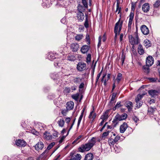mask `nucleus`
Returning a JSON list of instances; mask_svg holds the SVG:
<instances>
[{
    "instance_id": "nucleus-1",
    "label": "nucleus",
    "mask_w": 160,
    "mask_h": 160,
    "mask_svg": "<svg viewBox=\"0 0 160 160\" xmlns=\"http://www.w3.org/2000/svg\"><path fill=\"white\" fill-rule=\"evenodd\" d=\"M121 15L120 14V18L118 21L115 24L114 29V32L115 33V39L116 40L117 36L119 35L121 31L122 25V21H121Z\"/></svg>"
},
{
    "instance_id": "nucleus-2",
    "label": "nucleus",
    "mask_w": 160,
    "mask_h": 160,
    "mask_svg": "<svg viewBox=\"0 0 160 160\" xmlns=\"http://www.w3.org/2000/svg\"><path fill=\"white\" fill-rule=\"evenodd\" d=\"M128 38L129 41L132 45L137 44L139 43V40L137 33L134 34V37H133L132 35H129Z\"/></svg>"
},
{
    "instance_id": "nucleus-3",
    "label": "nucleus",
    "mask_w": 160,
    "mask_h": 160,
    "mask_svg": "<svg viewBox=\"0 0 160 160\" xmlns=\"http://www.w3.org/2000/svg\"><path fill=\"white\" fill-rule=\"evenodd\" d=\"M92 147L88 143L82 145L79 148V152H83L85 151L89 150Z\"/></svg>"
},
{
    "instance_id": "nucleus-4",
    "label": "nucleus",
    "mask_w": 160,
    "mask_h": 160,
    "mask_svg": "<svg viewBox=\"0 0 160 160\" xmlns=\"http://www.w3.org/2000/svg\"><path fill=\"white\" fill-rule=\"evenodd\" d=\"M144 94H138L135 98V102L136 103V107L138 108H140L142 105V102L141 101L142 98L144 96Z\"/></svg>"
},
{
    "instance_id": "nucleus-5",
    "label": "nucleus",
    "mask_w": 160,
    "mask_h": 160,
    "mask_svg": "<svg viewBox=\"0 0 160 160\" xmlns=\"http://www.w3.org/2000/svg\"><path fill=\"white\" fill-rule=\"evenodd\" d=\"M77 68L79 71H83L86 69V64L84 62H79L77 65Z\"/></svg>"
},
{
    "instance_id": "nucleus-6",
    "label": "nucleus",
    "mask_w": 160,
    "mask_h": 160,
    "mask_svg": "<svg viewBox=\"0 0 160 160\" xmlns=\"http://www.w3.org/2000/svg\"><path fill=\"white\" fill-rule=\"evenodd\" d=\"M154 59L151 56H149L146 58V65L148 66H151L153 63Z\"/></svg>"
},
{
    "instance_id": "nucleus-7",
    "label": "nucleus",
    "mask_w": 160,
    "mask_h": 160,
    "mask_svg": "<svg viewBox=\"0 0 160 160\" xmlns=\"http://www.w3.org/2000/svg\"><path fill=\"white\" fill-rule=\"evenodd\" d=\"M43 138L44 139L47 140H51L52 139V135L51 133L47 131H45L43 134Z\"/></svg>"
},
{
    "instance_id": "nucleus-8",
    "label": "nucleus",
    "mask_w": 160,
    "mask_h": 160,
    "mask_svg": "<svg viewBox=\"0 0 160 160\" xmlns=\"http://www.w3.org/2000/svg\"><path fill=\"white\" fill-rule=\"evenodd\" d=\"M70 48L72 51L77 52L79 48V45L77 43H72L70 45Z\"/></svg>"
},
{
    "instance_id": "nucleus-9",
    "label": "nucleus",
    "mask_w": 160,
    "mask_h": 160,
    "mask_svg": "<svg viewBox=\"0 0 160 160\" xmlns=\"http://www.w3.org/2000/svg\"><path fill=\"white\" fill-rule=\"evenodd\" d=\"M16 145L19 147H24L26 144V142L23 140L21 139H18L16 141Z\"/></svg>"
},
{
    "instance_id": "nucleus-10",
    "label": "nucleus",
    "mask_w": 160,
    "mask_h": 160,
    "mask_svg": "<svg viewBox=\"0 0 160 160\" xmlns=\"http://www.w3.org/2000/svg\"><path fill=\"white\" fill-rule=\"evenodd\" d=\"M141 29L142 32L145 35H147L149 33V31L148 27L145 25L142 26Z\"/></svg>"
},
{
    "instance_id": "nucleus-11",
    "label": "nucleus",
    "mask_w": 160,
    "mask_h": 160,
    "mask_svg": "<svg viewBox=\"0 0 160 160\" xmlns=\"http://www.w3.org/2000/svg\"><path fill=\"white\" fill-rule=\"evenodd\" d=\"M156 111V108H153L150 107L148 108V114L151 117H153L152 115H154Z\"/></svg>"
},
{
    "instance_id": "nucleus-12",
    "label": "nucleus",
    "mask_w": 160,
    "mask_h": 160,
    "mask_svg": "<svg viewBox=\"0 0 160 160\" xmlns=\"http://www.w3.org/2000/svg\"><path fill=\"white\" fill-rule=\"evenodd\" d=\"M127 117V114L124 113L121 115L117 114L116 116V118L118 119L119 121H121L125 119Z\"/></svg>"
},
{
    "instance_id": "nucleus-13",
    "label": "nucleus",
    "mask_w": 160,
    "mask_h": 160,
    "mask_svg": "<svg viewBox=\"0 0 160 160\" xmlns=\"http://www.w3.org/2000/svg\"><path fill=\"white\" fill-rule=\"evenodd\" d=\"M44 145L42 142H38L35 146V149L37 150H42L44 147Z\"/></svg>"
},
{
    "instance_id": "nucleus-14",
    "label": "nucleus",
    "mask_w": 160,
    "mask_h": 160,
    "mask_svg": "<svg viewBox=\"0 0 160 160\" xmlns=\"http://www.w3.org/2000/svg\"><path fill=\"white\" fill-rule=\"evenodd\" d=\"M128 128L127 124L124 122L123 123L120 127V131L121 133H124Z\"/></svg>"
},
{
    "instance_id": "nucleus-15",
    "label": "nucleus",
    "mask_w": 160,
    "mask_h": 160,
    "mask_svg": "<svg viewBox=\"0 0 160 160\" xmlns=\"http://www.w3.org/2000/svg\"><path fill=\"white\" fill-rule=\"evenodd\" d=\"M74 103L72 101H70L68 102L67 103V109L69 110L73 109L74 107Z\"/></svg>"
},
{
    "instance_id": "nucleus-16",
    "label": "nucleus",
    "mask_w": 160,
    "mask_h": 160,
    "mask_svg": "<svg viewBox=\"0 0 160 160\" xmlns=\"http://www.w3.org/2000/svg\"><path fill=\"white\" fill-rule=\"evenodd\" d=\"M77 18L79 21H82L84 18V14L81 12H78L77 14Z\"/></svg>"
},
{
    "instance_id": "nucleus-17",
    "label": "nucleus",
    "mask_w": 160,
    "mask_h": 160,
    "mask_svg": "<svg viewBox=\"0 0 160 160\" xmlns=\"http://www.w3.org/2000/svg\"><path fill=\"white\" fill-rule=\"evenodd\" d=\"M122 79V74L121 73H118L116 79H115L114 82L116 83L119 84Z\"/></svg>"
},
{
    "instance_id": "nucleus-18",
    "label": "nucleus",
    "mask_w": 160,
    "mask_h": 160,
    "mask_svg": "<svg viewBox=\"0 0 160 160\" xmlns=\"http://www.w3.org/2000/svg\"><path fill=\"white\" fill-rule=\"evenodd\" d=\"M89 48L88 46L85 45L83 46L81 49V51L83 53H85L87 52Z\"/></svg>"
},
{
    "instance_id": "nucleus-19",
    "label": "nucleus",
    "mask_w": 160,
    "mask_h": 160,
    "mask_svg": "<svg viewBox=\"0 0 160 160\" xmlns=\"http://www.w3.org/2000/svg\"><path fill=\"white\" fill-rule=\"evenodd\" d=\"M134 13L131 12L130 13L129 17V19L128 22V27H131V25L132 23L133 19L134 17Z\"/></svg>"
},
{
    "instance_id": "nucleus-20",
    "label": "nucleus",
    "mask_w": 160,
    "mask_h": 160,
    "mask_svg": "<svg viewBox=\"0 0 160 160\" xmlns=\"http://www.w3.org/2000/svg\"><path fill=\"white\" fill-rule=\"evenodd\" d=\"M142 10L144 12H147L149 9V6L148 3H146L142 6Z\"/></svg>"
},
{
    "instance_id": "nucleus-21",
    "label": "nucleus",
    "mask_w": 160,
    "mask_h": 160,
    "mask_svg": "<svg viewBox=\"0 0 160 160\" xmlns=\"http://www.w3.org/2000/svg\"><path fill=\"white\" fill-rule=\"evenodd\" d=\"M108 110L105 112L101 116V119L106 121L108 117Z\"/></svg>"
},
{
    "instance_id": "nucleus-22",
    "label": "nucleus",
    "mask_w": 160,
    "mask_h": 160,
    "mask_svg": "<svg viewBox=\"0 0 160 160\" xmlns=\"http://www.w3.org/2000/svg\"><path fill=\"white\" fill-rule=\"evenodd\" d=\"M125 105L129 111L131 110L133 107L132 102L129 101L126 102L125 103Z\"/></svg>"
},
{
    "instance_id": "nucleus-23",
    "label": "nucleus",
    "mask_w": 160,
    "mask_h": 160,
    "mask_svg": "<svg viewBox=\"0 0 160 160\" xmlns=\"http://www.w3.org/2000/svg\"><path fill=\"white\" fill-rule=\"evenodd\" d=\"M93 158V155L92 153L87 154L85 156V160H92Z\"/></svg>"
},
{
    "instance_id": "nucleus-24",
    "label": "nucleus",
    "mask_w": 160,
    "mask_h": 160,
    "mask_svg": "<svg viewBox=\"0 0 160 160\" xmlns=\"http://www.w3.org/2000/svg\"><path fill=\"white\" fill-rule=\"evenodd\" d=\"M96 114L95 112L93 111H91L88 116V118L90 119H92V120H94L96 118Z\"/></svg>"
},
{
    "instance_id": "nucleus-25",
    "label": "nucleus",
    "mask_w": 160,
    "mask_h": 160,
    "mask_svg": "<svg viewBox=\"0 0 160 160\" xmlns=\"http://www.w3.org/2000/svg\"><path fill=\"white\" fill-rule=\"evenodd\" d=\"M138 53L140 55L143 54L144 52V50L143 49L142 46L141 44H139L138 45Z\"/></svg>"
},
{
    "instance_id": "nucleus-26",
    "label": "nucleus",
    "mask_w": 160,
    "mask_h": 160,
    "mask_svg": "<svg viewBox=\"0 0 160 160\" xmlns=\"http://www.w3.org/2000/svg\"><path fill=\"white\" fill-rule=\"evenodd\" d=\"M96 140L98 141V140H96V138H95L93 137L89 141L88 143L90 144L91 146L92 147L95 143Z\"/></svg>"
},
{
    "instance_id": "nucleus-27",
    "label": "nucleus",
    "mask_w": 160,
    "mask_h": 160,
    "mask_svg": "<svg viewBox=\"0 0 160 160\" xmlns=\"http://www.w3.org/2000/svg\"><path fill=\"white\" fill-rule=\"evenodd\" d=\"M119 2L118 1V0H117V8L116 11V12H118V14H119V15L121 14L122 15V14L121 12V8L119 7Z\"/></svg>"
},
{
    "instance_id": "nucleus-28",
    "label": "nucleus",
    "mask_w": 160,
    "mask_h": 160,
    "mask_svg": "<svg viewBox=\"0 0 160 160\" xmlns=\"http://www.w3.org/2000/svg\"><path fill=\"white\" fill-rule=\"evenodd\" d=\"M82 79L79 77H75L73 79L74 83L76 84H80L81 82Z\"/></svg>"
},
{
    "instance_id": "nucleus-29",
    "label": "nucleus",
    "mask_w": 160,
    "mask_h": 160,
    "mask_svg": "<svg viewBox=\"0 0 160 160\" xmlns=\"http://www.w3.org/2000/svg\"><path fill=\"white\" fill-rule=\"evenodd\" d=\"M81 156L80 154L77 153L73 156L72 160H80Z\"/></svg>"
},
{
    "instance_id": "nucleus-30",
    "label": "nucleus",
    "mask_w": 160,
    "mask_h": 160,
    "mask_svg": "<svg viewBox=\"0 0 160 160\" xmlns=\"http://www.w3.org/2000/svg\"><path fill=\"white\" fill-rule=\"evenodd\" d=\"M86 7H85L84 6H82L79 4L78 7V12H84V11L85 10V8Z\"/></svg>"
},
{
    "instance_id": "nucleus-31",
    "label": "nucleus",
    "mask_w": 160,
    "mask_h": 160,
    "mask_svg": "<svg viewBox=\"0 0 160 160\" xmlns=\"http://www.w3.org/2000/svg\"><path fill=\"white\" fill-rule=\"evenodd\" d=\"M57 123L59 127H63L64 126L65 122L63 119H60L58 121Z\"/></svg>"
},
{
    "instance_id": "nucleus-32",
    "label": "nucleus",
    "mask_w": 160,
    "mask_h": 160,
    "mask_svg": "<svg viewBox=\"0 0 160 160\" xmlns=\"http://www.w3.org/2000/svg\"><path fill=\"white\" fill-rule=\"evenodd\" d=\"M84 109H85L84 108H83V110H82V112L81 113V114L78 118V125H77L78 126L80 124L81 122V121L82 118V117L83 116V112L84 111Z\"/></svg>"
},
{
    "instance_id": "nucleus-33",
    "label": "nucleus",
    "mask_w": 160,
    "mask_h": 160,
    "mask_svg": "<svg viewBox=\"0 0 160 160\" xmlns=\"http://www.w3.org/2000/svg\"><path fill=\"white\" fill-rule=\"evenodd\" d=\"M84 109H85L84 108H83V110H82V112L81 113V114L78 118V125H77L78 126L80 124L81 122V121L82 118V117L83 116V112L84 111Z\"/></svg>"
},
{
    "instance_id": "nucleus-34",
    "label": "nucleus",
    "mask_w": 160,
    "mask_h": 160,
    "mask_svg": "<svg viewBox=\"0 0 160 160\" xmlns=\"http://www.w3.org/2000/svg\"><path fill=\"white\" fill-rule=\"evenodd\" d=\"M149 67V66H147L146 65H144L142 67L144 72L147 74L150 71Z\"/></svg>"
},
{
    "instance_id": "nucleus-35",
    "label": "nucleus",
    "mask_w": 160,
    "mask_h": 160,
    "mask_svg": "<svg viewBox=\"0 0 160 160\" xmlns=\"http://www.w3.org/2000/svg\"><path fill=\"white\" fill-rule=\"evenodd\" d=\"M83 37V35L82 34H77L75 37V39L76 41H79Z\"/></svg>"
},
{
    "instance_id": "nucleus-36",
    "label": "nucleus",
    "mask_w": 160,
    "mask_h": 160,
    "mask_svg": "<svg viewBox=\"0 0 160 160\" xmlns=\"http://www.w3.org/2000/svg\"><path fill=\"white\" fill-rule=\"evenodd\" d=\"M82 136V135L79 136L77 138H76L74 141L73 142L72 144L75 143H77L79 142L82 139L81 138Z\"/></svg>"
},
{
    "instance_id": "nucleus-37",
    "label": "nucleus",
    "mask_w": 160,
    "mask_h": 160,
    "mask_svg": "<svg viewBox=\"0 0 160 160\" xmlns=\"http://www.w3.org/2000/svg\"><path fill=\"white\" fill-rule=\"evenodd\" d=\"M148 93L152 96L153 97L156 95L157 93V91L155 90H150L148 91Z\"/></svg>"
},
{
    "instance_id": "nucleus-38",
    "label": "nucleus",
    "mask_w": 160,
    "mask_h": 160,
    "mask_svg": "<svg viewBox=\"0 0 160 160\" xmlns=\"http://www.w3.org/2000/svg\"><path fill=\"white\" fill-rule=\"evenodd\" d=\"M75 59L76 58L73 55L68 56L67 57V60L70 61H74Z\"/></svg>"
},
{
    "instance_id": "nucleus-39",
    "label": "nucleus",
    "mask_w": 160,
    "mask_h": 160,
    "mask_svg": "<svg viewBox=\"0 0 160 160\" xmlns=\"http://www.w3.org/2000/svg\"><path fill=\"white\" fill-rule=\"evenodd\" d=\"M79 93H77L76 94L73 95L72 96V98L75 100L76 101H77L79 97Z\"/></svg>"
},
{
    "instance_id": "nucleus-40",
    "label": "nucleus",
    "mask_w": 160,
    "mask_h": 160,
    "mask_svg": "<svg viewBox=\"0 0 160 160\" xmlns=\"http://www.w3.org/2000/svg\"><path fill=\"white\" fill-rule=\"evenodd\" d=\"M144 45L146 47H148L150 46V41L148 39L145 40L144 42Z\"/></svg>"
},
{
    "instance_id": "nucleus-41",
    "label": "nucleus",
    "mask_w": 160,
    "mask_h": 160,
    "mask_svg": "<svg viewBox=\"0 0 160 160\" xmlns=\"http://www.w3.org/2000/svg\"><path fill=\"white\" fill-rule=\"evenodd\" d=\"M91 60V55L90 54H88L87 57L86 58V62L89 64V63L90 62Z\"/></svg>"
},
{
    "instance_id": "nucleus-42",
    "label": "nucleus",
    "mask_w": 160,
    "mask_h": 160,
    "mask_svg": "<svg viewBox=\"0 0 160 160\" xmlns=\"http://www.w3.org/2000/svg\"><path fill=\"white\" fill-rule=\"evenodd\" d=\"M119 120L118 119L116 118V116L113 119V120L112 121L113 125L115 127L116 126V124H117L118 123Z\"/></svg>"
},
{
    "instance_id": "nucleus-43",
    "label": "nucleus",
    "mask_w": 160,
    "mask_h": 160,
    "mask_svg": "<svg viewBox=\"0 0 160 160\" xmlns=\"http://www.w3.org/2000/svg\"><path fill=\"white\" fill-rule=\"evenodd\" d=\"M122 105L121 104V102H118L115 106L113 108V110H115L116 108H119L120 107H121Z\"/></svg>"
},
{
    "instance_id": "nucleus-44",
    "label": "nucleus",
    "mask_w": 160,
    "mask_h": 160,
    "mask_svg": "<svg viewBox=\"0 0 160 160\" xmlns=\"http://www.w3.org/2000/svg\"><path fill=\"white\" fill-rule=\"evenodd\" d=\"M88 16H86L85 21L84 23V25L86 28H88V21L87 18Z\"/></svg>"
},
{
    "instance_id": "nucleus-45",
    "label": "nucleus",
    "mask_w": 160,
    "mask_h": 160,
    "mask_svg": "<svg viewBox=\"0 0 160 160\" xmlns=\"http://www.w3.org/2000/svg\"><path fill=\"white\" fill-rule=\"evenodd\" d=\"M115 142L112 138L109 139L108 143L110 145H113Z\"/></svg>"
},
{
    "instance_id": "nucleus-46",
    "label": "nucleus",
    "mask_w": 160,
    "mask_h": 160,
    "mask_svg": "<svg viewBox=\"0 0 160 160\" xmlns=\"http://www.w3.org/2000/svg\"><path fill=\"white\" fill-rule=\"evenodd\" d=\"M117 93H113L112 96V98L111 100V102L113 103L114 101L115 100V98L116 96Z\"/></svg>"
},
{
    "instance_id": "nucleus-47",
    "label": "nucleus",
    "mask_w": 160,
    "mask_h": 160,
    "mask_svg": "<svg viewBox=\"0 0 160 160\" xmlns=\"http://www.w3.org/2000/svg\"><path fill=\"white\" fill-rule=\"evenodd\" d=\"M86 42H87V43L88 44H90V37L89 36L88 34H87L86 38Z\"/></svg>"
},
{
    "instance_id": "nucleus-48",
    "label": "nucleus",
    "mask_w": 160,
    "mask_h": 160,
    "mask_svg": "<svg viewBox=\"0 0 160 160\" xmlns=\"http://www.w3.org/2000/svg\"><path fill=\"white\" fill-rule=\"evenodd\" d=\"M58 132L56 131H54L52 135V139H55L56 138L58 137Z\"/></svg>"
},
{
    "instance_id": "nucleus-49",
    "label": "nucleus",
    "mask_w": 160,
    "mask_h": 160,
    "mask_svg": "<svg viewBox=\"0 0 160 160\" xmlns=\"http://www.w3.org/2000/svg\"><path fill=\"white\" fill-rule=\"evenodd\" d=\"M106 76V74H103L102 77V79L101 80V81L102 82L104 81V85H105V86L106 85V82H107V81L106 80V79H105V80H104V78Z\"/></svg>"
},
{
    "instance_id": "nucleus-50",
    "label": "nucleus",
    "mask_w": 160,
    "mask_h": 160,
    "mask_svg": "<svg viewBox=\"0 0 160 160\" xmlns=\"http://www.w3.org/2000/svg\"><path fill=\"white\" fill-rule=\"evenodd\" d=\"M148 79L151 82H156L158 80V79L157 78H148Z\"/></svg>"
},
{
    "instance_id": "nucleus-51",
    "label": "nucleus",
    "mask_w": 160,
    "mask_h": 160,
    "mask_svg": "<svg viewBox=\"0 0 160 160\" xmlns=\"http://www.w3.org/2000/svg\"><path fill=\"white\" fill-rule=\"evenodd\" d=\"M102 72V70H101V71L98 74L96 78V83H97L98 82V81L100 77L101 74Z\"/></svg>"
},
{
    "instance_id": "nucleus-52",
    "label": "nucleus",
    "mask_w": 160,
    "mask_h": 160,
    "mask_svg": "<svg viewBox=\"0 0 160 160\" xmlns=\"http://www.w3.org/2000/svg\"><path fill=\"white\" fill-rule=\"evenodd\" d=\"M55 145V143L54 142H52L51 143L48 147L47 148V149L48 150H50Z\"/></svg>"
},
{
    "instance_id": "nucleus-53",
    "label": "nucleus",
    "mask_w": 160,
    "mask_h": 160,
    "mask_svg": "<svg viewBox=\"0 0 160 160\" xmlns=\"http://www.w3.org/2000/svg\"><path fill=\"white\" fill-rule=\"evenodd\" d=\"M160 5V1H157L154 4V7H158Z\"/></svg>"
},
{
    "instance_id": "nucleus-54",
    "label": "nucleus",
    "mask_w": 160,
    "mask_h": 160,
    "mask_svg": "<svg viewBox=\"0 0 160 160\" xmlns=\"http://www.w3.org/2000/svg\"><path fill=\"white\" fill-rule=\"evenodd\" d=\"M125 58V57L124 55L123 54H122V56L121 61L122 62V65H123L124 63V60Z\"/></svg>"
},
{
    "instance_id": "nucleus-55",
    "label": "nucleus",
    "mask_w": 160,
    "mask_h": 160,
    "mask_svg": "<svg viewBox=\"0 0 160 160\" xmlns=\"http://www.w3.org/2000/svg\"><path fill=\"white\" fill-rule=\"evenodd\" d=\"M60 65L61 63L59 62L56 61L54 63V65L56 67L60 66Z\"/></svg>"
},
{
    "instance_id": "nucleus-56",
    "label": "nucleus",
    "mask_w": 160,
    "mask_h": 160,
    "mask_svg": "<svg viewBox=\"0 0 160 160\" xmlns=\"http://www.w3.org/2000/svg\"><path fill=\"white\" fill-rule=\"evenodd\" d=\"M48 151L47 150H45L44 152L41 155V157H42L43 156H44V157H45L46 156L47 153H48Z\"/></svg>"
},
{
    "instance_id": "nucleus-57",
    "label": "nucleus",
    "mask_w": 160,
    "mask_h": 160,
    "mask_svg": "<svg viewBox=\"0 0 160 160\" xmlns=\"http://www.w3.org/2000/svg\"><path fill=\"white\" fill-rule=\"evenodd\" d=\"M120 137L119 136L117 135L115 138L114 139H113L114 141L116 142L118 141V140L120 139Z\"/></svg>"
},
{
    "instance_id": "nucleus-58",
    "label": "nucleus",
    "mask_w": 160,
    "mask_h": 160,
    "mask_svg": "<svg viewBox=\"0 0 160 160\" xmlns=\"http://www.w3.org/2000/svg\"><path fill=\"white\" fill-rule=\"evenodd\" d=\"M82 2L85 7L87 8L88 7V4L86 0H82Z\"/></svg>"
},
{
    "instance_id": "nucleus-59",
    "label": "nucleus",
    "mask_w": 160,
    "mask_h": 160,
    "mask_svg": "<svg viewBox=\"0 0 160 160\" xmlns=\"http://www.w3.org/2000/svg\"><path fill=\"white\" fill-rule=\"evenodd\" d=\"M75 119H74V120H73V122H72V124L70 126V128H69V129L68 130V133H67V135H68V133L70 131V130L71 129V128H72L73 124H74V122H75Z\"/></svg>"
},
{
    "instance_id": "nucleus-60",
    "label": "nucleus",
    "mask_w": 160,
    "mask_h": 160,
    "mask_svg": "<svg viewBox=\"0 0 160 160\" xmlns=\"http://www.w3.org/2000/svg\"><path fill=\"white\" fill-rule=\"evenodd\" d=\"M102 38L101 36H99L98 38V47H99L101 44Z\"/></svg>"
},
{
    "instance_id": "nucleus-61",
    "label": "nucleus",
    "mask_w": 160,
    "mask_h": 160,
    "mask_svg": "<svg viewBox=\"0 0 160 160\" xmlns=\"http://www.w3.org/2000/svg\"><path fill=\"white\" fill-rule=\"evenodd\" d=\"M66 137L65 136H62L60 140L59 141V142L60 143H62L64 139Z\"/></svg>"
},
{
    "instance_id": "nucleus-62",
    "label": "nucleus",
    "mask_w": 160,
    "mask_h": 160,
    "mask_svg": "<svg viewBox=\"0 0 160 160\" xmlns=\"http://www.w3.org/2000/svg\"><path fill=\"white\" fill-rule=\"evenodd\" d=\"M70 120L71 118H66L65 119V121L67 123H68L70 121Z\"/></svg>"
},
{
    "instance_id": "nucleus-63",
    "label": "nucleus",
    "mask_w": 160,
    "mask_h": 160,
    "mask_svg": "<svg viewBox=\"0 0 160 160\" xmlns=\"http://www.w3.org/2000/svg\"><path fill=\"white\" fill-rule=\"evenodd\" d=\"M67 111L66 110H62V113L63 114V116H66Z\"/></svg>"
},
{
    "instance_id": "nucleus-64",
    "label": "nucleus",
    "mask_w": 160,
    "mask_h": 160,
    "mask_svg": "<svg viewBox=\"0 0 160 160\" xmlns=\"http://www.w3.org/2000/svg\"><path fill=\"white\" fill-rule=\"evenodd\" d=\"M106 39V36L105 33H104L102 36V41L103 42H104Z\"/></svg>"
}]
</instances>
